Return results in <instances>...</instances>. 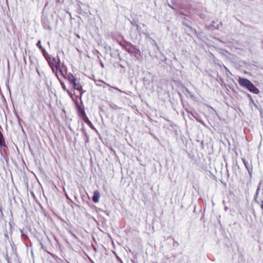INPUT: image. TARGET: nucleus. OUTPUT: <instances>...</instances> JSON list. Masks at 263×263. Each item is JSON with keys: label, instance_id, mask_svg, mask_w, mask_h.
Segmentation results:
<instances>
[{"label": "nucleus", "instance_id": "1", "mask_svg": "<svg viewBox=\"0 0 263 263\" xmlns=\"http://www.w3.org/2000/svg\"><path fill=\"white\" fill-rule=\"evenodd\" d=\"M47 60L50 66L53 71L54 69L55 68L56 70H59L62 72V71L60 70V65L59 59L51 56L47 59Z\"/></svg>", "mask_w": 263, "mask_h": 263}, {"label": "nucleus", "instance_id": "2", "mask_svg": "<svg viewBox=\"0 0 263 263\" xmlns=\"http://www.w3.org/2000/svg\"><path fill=\"white\" fill-rule=\"evenodd\" d=\"M247 88L254 93L257 94L259 93L258 89L255 87L251 82L250 83Z\"/></svg>", "mask_w": 263, "mask_h": 263}, {"label": "nucleus", "instance_id": "3", "mask_svg": "<svg viewBox=\"0 0 263 263\" xmlns=\"http://www.w3.org/2000/svg\"><path fill=\"white\" fill-rule=\"evenodd\" d=\"M238 82L241 86L246 88H247L249 84L251 82L248 80L243 78H239Z\"/></svg>", "mask_w": 263, "mask_h": 263}, {"label": "nucleus", "instance_id": "4", "mask_svg": "<svg viewBox=\"0 0 263 263\" xmlns=\"http://www.w3.org/2000/svg\"><path fill=\"white\" fill-rule=\"evenodd\" d=\"M100 197V193L98 191H95L93 192V195L92 196V200L95 203H97L99 201Z\"/></svg>", "mask_w": 263, "mask_h": 263}, {"label": "nucleus", "instance_id": "5", "mask_svg": "<svg viewBox=\"0 0 263 263\" xmlns=\"http://www.w3.org/2000/svg\"><path fill=\"white\" fill-rule=\"evenodd\" d=\"M68 80L71 84L73 83L75 81H77V79L71 73L68 74Z\"/></svg>", "mask_w": 263, "mask_h": 263}, {"label": "nucleus", "instance_id": "6", "mask_svg": "<svg viewBox=\"0 0 263 263\" xmlns=\"http://www.w3.org/2000/svg\"><path fill=\"white\" fill-rule=\"evenodd\" d=\"M72 84H73V88L77 90H78L79 91H81L82 90V86L79 84V83H77L76 82V81H75L74 82H73V83H72Z\"/></svg>", "mask_w": 263, "mask_h": 263}, {"label": "nucleus", "instance_id": "7", "mask_svg": "<svg viewBox=\"0 0 263 263\" xmlns=\"http://www.w3.org/2000/svg\"><path fill=\"white\" fill-rule=\"evenodd\" d=\"M62 86L63 89H64V90H66L67 91V92L68 93V94L70 96V97H71V93L69 91V90H67V89L66 88V87L64 85V84L62 83Z\"/></svg>", "mask_w": 263, "mask_h": 263}, {"label": "nucleus", "instance_id": "8", "mask_svg": "<svg viewBox=\"0 0 263 263\" xmlns=\"http://www.w3.org/2000/svg\"><path fill=\"white\" fill-rule=\"evenodd\" d=\"M37 46L40 48L42 50H43V47L41 45V41H39L37 43Z\"/></svg>", "mask_w": 263, "mask_h": 263}, {"label": "nucleus", "instance_id": "9", "mask_svg": "<svg viewBox=\"0 0 263 263\" xmlns=\"http://www.w3.org/2000/svg\"><path fill=\"white\" fill-rule=\"evenodd\" d=\"M3 139V137L1 133L0 132V145L2 144V141Z\"/></svg>", "mask_w": 263, "mask_h": 263}, {"label": "nucleus", "instance_id": "10", "mask_svg": "<svg viewBox=\"0 0 263 263\" xmlns=\"http://www.w3.org/2000/svg\"><path fill=\"white\" fill-rule=\"evenodd\" d=\"M111 88H114V89H117V90H118V91H120V92H122V91H121L120 90H119V89L118 88H116V87H111Z\"/></svg>", "mask_w": 263, "mask_h": 263}]
</instances>
